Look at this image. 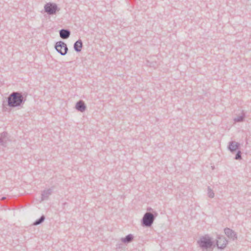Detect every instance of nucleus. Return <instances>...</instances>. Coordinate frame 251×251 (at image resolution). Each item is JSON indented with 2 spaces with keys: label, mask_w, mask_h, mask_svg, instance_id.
Masks as SVG:
<instances>
[{
  "label": "nucleus",
  "mask_w": 251,
  "mask_h": 251,
  "mask_svg": "<svg viewBox=\"0 0 251 251\" xmlns=\"http://www.w3.org/2000/svg\"><path fill=\"white\" fill-rule=\"evenodd\" d=\"M207 191H208L207 194L209 198H213L214 197V196H215L214 193L210 187H208Z\"/></svg>",
  "instance_id": "obj_17"
},
{
  "label": "nucleus",
  "mask_w": 251,
  "mask_h": 251,
  "mask_svg": "<svg viewBox=\"0 0 251 251\" xmlns=\"http://www.w3.org/2000/svg\"><path fill=\"white\" fill-rule=\"evenodd\" d=\"M6 199V197H2L1 198V200H5Z\"/></svg>",
  "instance_id": "obj_23"
},
{
  "label": "nucleus",
  "mask_w": 251,
  "mask_h": 251,
  "mask_svg": "<svg viewBox=\"0 0 251 251\" xmlns=\"http://www.w3.org/2000/svg\"><path fill=\"white\" fill-rule=\"evenodd\" d=\"M225 234L229 238L234 240L237 238L236 233L229 228H226L224 230Z\"/></svg>",
  "instance_id": "obj_8"
},
{
  "label": "nucleus",
  "mask_w": 251,
  "mask_h": 251,
  "mask_svg": "<svg viewBox=\"0 0 251 251\" xmlns=\"http://www.w3.org/2000/svg\"><path fill=\"white\" fill-rule=\"evenodd\" d=\"M155 58H156V57H154ZM147 65L150 67H153L155 68L156 66H157L158 64L157 63L155 60V59L151 58L150 60H147Z\"/></svg>",
  "instance_id": "obj_14"
},
{
  "label": "nucleus",
  "mask_w": 251,
  "mask_h": 251,
  "mask_svg": "<svg viewBox=\"0 0 251 251\" xmlns=\"http://www.w3.org/2000/svg\"><path fill=\"white\" fill-rule=\"evenodd\" d=\"M227 244V241L224 236H218L216 240V244L218 249H224Z\"/></svg>",
  "instance_id": "obj_6"
},
{
  "label": "nucleus",
  "mask_w": 251,
  "mask_h": 251,
  "mask_svg": "<svg viewBox=\"0 0 251 251\" xmlns=\"http://www.w3.org/2000/svg\"><path fill=\"white\" fill-rule=\"evenodd\" d=\"M83 46L82 41L80 39H78L76 41L74 45V48L75 51L77 52H80Z\"/></svg>",
  "instance_id": "obj_13"
},
{
  "label": "nucleus",
  "mask_w": 251,
  "mask_h": 251,
  "mask_svg": "<svg viewBox=\"0 0 251 251\" xmlns=\"http://www.w3.org/2000/svg\"><path fill=\"white\" fill-rule=\"evenodd\" d=\"M51 193L52 190L51 189L44 190L41 194V201L48 200L49 196L51 194Z\"/></svg>",
  "instance_id": "obj_12"
},
{
  "label": "nucleus",
  "mask_w": 251,
  "mask_h": 251,
  "mask_svg": "<svg viewBox=\"0 0 251 251\" xmlns=\"http://www.w3.org/2000/svg\"><path fill=\"white\" fill-rule=\"evenodd\" d=\"M134 238V236L132 234L126 235V243L131 242Z\"/></svg>",
  "instance_id": "obj_18"
},
{
  "label": "nucleus",
  "mask_w": 251,
  "mask_h": 251,
  "mask_svg": "<svg viewBox=\"0 0 251 251\" xmlns=\"http://www.w3.org/2000/svg\"><path fill=\"white\" fill-rule=\"evenodd\" d=\"M9 140L8 134L7 132H3L0 134V145L5 147Z\"/></svg>",
  "instance_id": "obj_7"
},
{
  "label": "nucleus",
  "mask_w": 251,
  "mask_h": 251,
  "mask_svg": "<svg viewBox=\"0 0 251 251\" xmlns=\"http://www.w3.org/2000/svg\"><path fill=\"white\" fill-rule=\"evenodd\" d=\"M123 246H124L123 244H122V243L117 244L116 245V249H122Z\"/></svg>",
  "instance_id": "obj_20"
},
{
  "label": "nucleus",
  "mask_w": 251,
  "mask_h": 251,
  "mask_svg": "<svg viewBox=\"0 0 251 251\" xmlns=\"http://www.w3.org/2000/svg\"><path fill=\"white\" fill-rule=\"evenodd\" d=\"M242 158L241 156V151H239L237 152V153L235 155V159L236 160H240Z\"/></svg>",
  "instance_id": "obj_19"
},
{
  "label": "nucleus",
  "mask_w": 251,
  "mask_h": 251,
  "mask_svg": "<svg viewBox=\"0 0 251 251\" xmlns=\"http://www.w3.org/2000/svg\"><path fill=\"white\" fill-rule=\"evenodd\" d=\"M121 240L123 243L126 244V237L122 238Z\"/></svg>",
  "instance_id": "obj_22"
},
{
  "label": "nucleus",
  "mask_w": 251,
  "mask_h": 251,
  "mask_svg": "<svg viewBox=\"0 0 251 251\" xmlns=\"http://www.w3.org/2000/svg\"><path fill=\"white\" fill-rule=\"evenodd\" d=\"M245 117V115L244 113H243L241 115L237 116V117L234 119V121L235 122H243L244 120Z\"/></svg>",
  "instance_id": "obj_16"
},
{
  "label": "nucleus",
  "mask_w": 251,
  "mask_h": 251,
  "mask_svg": "<svg viewBox=\"0 0 251 251\" xmlns=\"http://www.w3.org/2000/svg\"><path fill=\"white\" fill-rule=\"evenodd\" d=\"M44 11L49 15H55L57 12L60 11V8L58 7L57 4L53 2H48L45 4Z\"/></svg>",
  "instance_id": "obj_4"
},
{
  "label": "nucleus",
  "mask_w": 251,
  "mask_h": 251,
  "mask_svg": "<svg viewBox=\"0 0 251 251\" xmlns=\"http://www.w3.org/2000/svg\"><path fill=\"white\" fill-rule=\"evenodd\" d=\"M157 216L158 213L154 210H152L151 212H146L141 220L142 226L147 227H151Z\"/></svg>",
  "instance_id": "obj_2"
},
{
  "label": "nucleus",
  "mask_w": 251,
  "mask_h": 251,
  "mask_svg": "<svg viewBox=\"0 0 251 251\" xmlns=\"http://www.w3.org/2000/svg\"><path fill=\"white\" fill-rule=\"evenodd\" d=\"M45 219V216L44 215H42L40 217V218L37 220H36L33 224L34 226L39 225L42 224Z\"/></svg>",
  "instance_id": "obj_15"
},
{
  "label": "nucleus",
  "mask_w": 251,
  "mask_h": 251,
  "mask_svg": "<svg viewBox=\"0 0 251 251\" xmlns=\"http://www.w3.org/2000/svg\"><path fill=\"white\" fill-rule=\"evenodd\" d=\"M153 210L151 207H148L147 208V212H151Z\"/></svg>",
  "instance_id": "obj_21"
},
{
  "label": "nucleus",
  "mask_w": 251,
  "mask_h": 251,
  "mask_svg": "<svg viewBox=\"0 0 251 251\" xmlns=\"http://www.w3.org/2000/svg\"><path fill=\"white\" fill-rule=\"evenodd\" d=\"M75 108L77 111L83 112L86 110V106L82 100H79L76 103Z\"/></svg>",
  "instance_id": "obj_9"
},
{
  "label": "nucleus",
  "mask_w": 251,
  "mask_h": 251,
  "mask_svg": "<svg viewBox=\"0 0 251 251\" xmlns=\"http://www.w3.org/2000/svg\"><path fill=\"white\" fill-rule=\"evenodd\" d=\"M239 147L240 144L239 143L235 141H231L229 143L228 149L231 152H233L239 149Z\"/></svg>",
  "instance_id": "obj_11"
},
{
  "label": "nucleus",
  "mask_w": 251,
  "mask_h": 251,
  "mask_svg": "<svg viewBox=\"0 0 251 251\" xmlns=\"http://www.w3.org/2000/svg\"><path fill=\"white\" fill-rule=\"evenodd\" d=\"M26 100L22 93L13 92L7 98L8 105L11 107H16L23 105Z\"/></svg>",
  "instance_id": "obj_1"
},
{
  "label": "nucleus",
  "mask_w": 251,
  "mask_h": 251,
  "mask_svg": "<svg viewBox=\"0 0 251 251\" xmlns=\"http://www.w3.org/2000/svg\"><path fill=\"white\" fill-rule=\"evenodd\" d=\"M59 32L60 38L63 39H68L71 35V31L68 29H61Z\"/></svg>",
  "instance_id": "obj_10"
},
{
  "label": "nucleus",
  "mask_w": 251,
  "mask_h": 251,
  "mask_svg": "<svg viewBox=\"0 0 251 251\" xmlns=\"http://www.w3.org/2000/svg\"><path fill=\"white\" fill-rule=\"evenodd\" d=\"M198 244L199 246L203 249H208L211 248L214 245V241L212 240L208 235H205L201 237L198 241Z\"/></svg>",
  "instance_id": "obj_3"
},
{
  "label": "nucleus",
  "mask_w": 251,
  "mask_h": 251,
  "mask_svg": "<svg viewBox=\"0 0 251 251\" xmlns=\"http://www.w3.org/2000/svg\"><path fill=\"white\" fill-rule=\"evenodd\" d=\"M54 48L56 50L62 55H66L68 50L67 44L61 41L57 42Z\"/></svg>",
  "instance_id": "obj_5"
}]
</instances>
